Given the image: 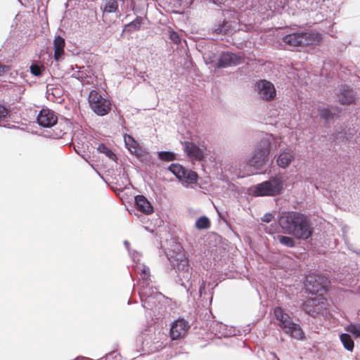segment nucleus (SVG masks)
I'll return each mask as SVG.
<instances>
[{
  "mask_svg": "<svg viewBox=\"0 0 360 360\" xmlns=\"http://www.w3.org/2000/svg\"><path fill=\"white\" fill-rule=\"evenodd\" d=\"M321 39V34L316 30H311L309 32H293L286 34L283 37V41L289 49H295L318 44Z\"/></svg>",
  "mask_w": 360,
  "mask_h": 360,
  "instance_id": "7ed1b4c3",
  "label": "nucleus"
},
{
  "mask_svg": "<svg viewBox=\"0 0 360 360\" xmlns=\"http://www.w3.org/2000/svg\"><path fill=\"white\" fill-rule=\"evenodd\" d=\"M278 224L284 233L292 235L298 239H308L313 233V228L307 216L298 212H282Z\"/></svg>",
  "mask_w": 360,
  "mask_h": 360,
  "instance_id": "f257e3e1",
  "label": "nucleus"
},
{
  "mask_svg": "<svg viewBox=\"0 0 360 360\" xmlns=\"http://www.w3.org/2000/svg\"><path fill=\"white\" fill-rule=\"evenodd\" d=\"M8 67L6 65H0V76L8 70Z\"/></svg>",
  "mask_w": 360,
  "mask_h": 360,
  "instance_id": "58836bf2",
  "label": "nucleus"
},
{
  "mask_svg": "<svg viewBox=\"0 0 360 360\" xmlns=\"http://www.w3.org/2000/svg\"><path fill=\"white\" fill-rule=\"evenodd\" d=\"M185 168L179 164H172L169 167V170L173 173L179 179H182L185 175Z\"/></svg>",
  "mask_w": 360,
  "mask_h": 360,
  "instance_id": "393cba45",
  "label": "nucleus"
},
{
  "mask_svg": "<svg viewBox=\"0 0 360 360\" xmlns=\"http://www.w3.org/2000/svg\"><path fill=\"white\" fill-rule=\"evenodd\" d=\"M274 314L276 319L279 321V323L283 322V320H287L290 316L288 314L285 313L280 307H277L274 309Z\"/></svg>",
  "mask_w": 360,
  "mask_h": 360,
  "instance_id": "bb28decb",
  "label": "nucleus"
},
{
  "mask_svg": "<svg viewBox=\"0 0 360 360\" xmlns=\"http://www.w3.org/2000/svg\"><path fill=\"white\" fill-rule=\"evenodd\" d=\"M38 124L43 127H51L56 124L58 117L49 109H42L37 118Z\"/></svg>",
  "mask_w": 360,
  "mask_h": 360,
  "instance_id": "9b49d317",
  "label": "nucleus"
},
{
  "mask_svg": "<svg viewBox=\"0 0 360 360\" xmlns=\"http://www.w3.org/2000/svg\"><path fill=\"white\" fill-rule=\"evenodd\" d=\"M53 129L54 135L57 139H62L70 130V122L68 120H62L55 124Z\"/></svg>",
  "mask_w": 360,
  "mask_h": 360,
  "instance_id": "6ab92c4d",
  "label": "nucleus"
},
{
  "mask_svg": "<svg viewBox=\"0 0 360 360\" xmlns=\"http://www.w3.org/2000/svg\"><path fill=\"white\" fill-rule=\"evenodd\" d=\"M65 44V39L62 37L58 36L55 38L53 41V47L54 58L56 60H58L60 58V57L64 54Z\"/></svg>",
  "mask_w": 360,
  "mask_h": 360,
  "instance_id": "aec40b11",
  "label": "nucleus"
},
{
  "mask_svg": "<svg viewBox=\"0 0 360 360\" xmlns=\"http://www.w3.org/2000/svg\"><path fill=\"white\" fill-rule=\"evenodd\" d=\"M135 203L139 211L150 214L153 212V207L146 197L139 195L135 197Z\"/></svg>",
  "mask_w": 360,
  "mask_h": 360,
  "instance_id": "f3484780",
  "label": "nucleus"
},
{
  "mask_svg": "<svg viewBox=\"0 0 360 360\" xmlns=\"http://www.w3.org/2000/svg\"><path fill=\"white\" fill-rule=\"evenodd\" d=\"M142 24L143 18L141 17H137L134 20L124 26V31L129 33L138 31L141 29Z\"/></svg>",
  "mask_w": 360,
  "mask_h": 360,
  "instance_id": "4be33fe9",
  "label": "nucleus"
},
{
  "mask_svg": "<svg viewBox=\"0 0 360 360\" xmlns=\"http://www.w3.org/2000/svg\"><path fill=\"white\" fill-rule=\"evenodd\" d=\"M280 327L284 330V332L291 337L301 340L304 338V333L300 326V325L295 323L291 318L287 320H283V322L279 323Z\"/></svg>",
  "mask_w": 360,
  "mask_h": 360,
  "instance_id": "9d476101",
  "label": "nucleus"
},
{
  "mask_svg": "<svg viewBox=\"0 0 360 360\" xmlns=\"http://www.w3.org/2000/svg\"><path fill=\"white\" fill-rule=\"evenodd\" d=\"M295 159V153L290 149H285L276 159L277 165L283 169L287 168Z\"/></svg>",
  "mask_w": 360,
  "mask_h": 360,
  "instance_id": "4468645a",
  "label": "nucleus"
},
{
  "mask_svg": "<svg viewBox=\"0 0 360 360\" xmlns=\"http://www.w3.org/2000/svg\"><path fill=\"white\" fill-rule=\"evenodd\" d=\"M338 95L339 102L342 105H349L354 102L355 96L352 89L348 86H343Z\"/></svg>",
  "mask_w": 360,
  "mask_h": 360,
  "instance_id": "a211bd4d",
  "label": "nucleus"
},
{
  "mask_svg": "<svg viewBox=\"0 0 360 360\" xmlns=\"http://www.w3.org/2000/svg\"><path fill=\"white\" fill-rule=\"evenodd\" d=\"M184 150L192 160L200 161L204 158L203 150L193 142L186 141L184 143Z\"/></svg>",
  "mask_w": 360,
  "mask_h": 360,
  "instance_id": "ddd939ff",
  "label": "nucleus"
},
{
  "mask_svg": "<svg viewBox=\"0 0 360 360\" xmlns=\"http://www.w3.org/2000/svg\"><path fill=\"white\" fill-rule=\"evenodd\" d=\"M271 142L268 139H264L259 143L254 156L249 160L248 165L259 169L266 165L269 160Z\"/></svg>",
  "mask_w": 360,
  "mask_h": 360,
  "instance_id": "20e7f679",
  "label": "nucleus"
},
{
  "mask_svg": "<svg viewBox=\"0 0 360 360\" xmlns=\"http://www.w3.org/2000/svg\"><path fill=\"white\" fill-rule=\"evenodd\" d=\"M74 360H92V359L90 358H88V357H85V356H78L76 359H75Z\"/></svg>",
  "mask_w": 360,
  "mask_h": 360,
  "instance_id": "a19ab883",
  "label": "nucleus"
},
{
  "mask_svg": "<svg viewBox=\"0 0 360 360\" xmlns=\"http://www.w3.org/2000/svg\"><path fill=\"white\" fill-rule=\"evenodd\" d=\"M269 184L265 181L255 186L254 194L256 196H274L271 190L269 188Z\"/></svg>",
  "mask_w": 360,
  "mask_h": 360,
  "instance_id": "412c9836",
  "label": "nucleus"
},
{
  "mask_svg": "<svg viewBox=\"0 0 360 360\" xmlns=\"http://www.w3.org/2000/svg\"><path fill=\"white\" fill-rule=\"evenodd\" d=\"M243 62V58L240 55L233 53H223L218 61L219 68H226L239 65Z\"/></svg>",
  "mask_w": 360,
  "mask_h": 360,
  "instance_id": "f8f14e48",
  "label": "nucleus"
},
{
  "mask_svg": "<svg viewBox=\"0 0 360 360\" xmlns=\"http://www.w3.org/2000/svg\"><path fill=\"white\" fill-rule=\"evenodd\" d=\"M326 309L323 299L319 297L308 299L303 303V310L308 314L315 316Z\"/></svg>",
  "mask_w": 360,
  "mask_h": 360,
  "instance_id": "6e6552de",
  "label": "nucleus"
},
{
  "mask_svg": "<svg viewBox=\"0 0 360 360\" xmlns=\"http://www.w3.org/2000/svg\"><path fill=\"white\" fill-rule=\"evenodd\" d=\"M195 226L198 229H208L210 226V221L207 217H200L197 219Z\"/></svg>",
  "mask_w": 360,
  "mask_h": 360,
  "instance_id": "cd10ccee",
  "label": "nucleus"
},
{
  "mask_svg": "<svg viewBox=\"0 0 360 360\" xmlns=\"http://www.w3.org/2000/svg\"><path fill=\"white\" fill-rule=\"evenodd\" d=\"M8 112V109H7L4 105L0 104V120L6 118Z\"/></svg>",
  "mask_w": 360,
  "mask_h": 360,
  "instance_id": "c9c22d12",
  "label": "nucleus"
},
{
  "mask_svg": "<svg viewBox=\"0 0 360 360\" xmlns=\"http://www.w3.org/2000/svg\"><path fill=\"white\" fill-rule=\"evenodd\" d=\"M118 8L117 1H108L104 8L105 13L115 12Z\"/></svg>",
  "mask_w": 360,
  "mask_h": 360,
  "instance_id": "473e14b6",
  "label": "nucleus"
},
{
  "mask_svg": "<svg viewBox=\"0 0 360 360\" xmlns=\"http://www.w3.org/2000/svg\"><path fill=\"white\" fill-rule=\"evenodd\" d=\"M340 340L344 347L348 351H352L354 347V343L351 336L347 333H342L340 336Z\"/></svg>",
  "mask_w": 360,
  "mask_h": 360,
  "instance_id": "b1692460",
  "label": "nucleus"
},
{
  "mask_svg": "<svg viewBox=\"0 0 360 360\" xmlns=\"http://www.w3.org/2000/svg\"><path fill=\"white\" fill-rule=\"evenodd\" d=\"M124 143L127 149L131 153L135 155L138 158L141 157L144 153L142 148L137 141L131 135L125 134L124 136Z\"/></svg>",
  "mask_w": 360,
  "mask_h": 360,
  "instance_id": "dca6fc26",
  "label": "nucleus"
},
{
  "mask_svg": "<svg viewBox=\"0 0 360 360\" xmlns=\"http://www.w3.org/2000/svg\"><path fill=\"white\" fill-rule=\"evenodd\" d=\"M166 255L168 260L176 269L181 285L185 286V282H188L191 279L193 269L184 248L180 243L172 242L167 249Z\"/></svg>",
  "mask_w": 360,
  "mask_h": 360,
  "instance_id": "f03ea898",
  "label": "nucleus"
},
{
  "mask_svg": "<svg viewBox=\"0 0 360 360\" xmlns=\"http://www.w3.org/2000/svg\"><path fill=\"white\" fill-rule=\"evenodd\" d=\"M273 219L274 215L272 214L266 213L262 217V221L264 222L269 223L270 221H272Z\"/></svg>",
  "mask_w": 360,
  "mask_h": 360,
  "instance_id": "4c0bfd02",
  "label": "nucleus"
},
{
  "mask_svg": "<svg viewBox=\"0 0 360 360\" xmlns=\"http://www.w3.org/2000/svg\"><path fill=\"white\" fill-rule=\"evenodd\" d=\"M205 281H202L201 284H200V288H199L200 294H202V292L205 290Z\"/></svg>",
  "mask_w": 360,
  "mask_h": 360,
  "instance_id": "ea45409f",
  "label": "nucleus"
},
{
  "mask_svg": "<svg viewBox=\"0 0 360 360\" xmlns=\"http://www.w3.org/2000/svg\"><path fill=\"white\" fill-rule=\"evenodd\" d=\"M190 326L184 319L176 320L171 326L169 335L172 340H179L184 338Z\"/></svg>",
  "mask_w": 360,
  "mask_h": 360,
  "instance_id": "1a4fd4ad",
  "label": "nucleus"
},
{
  "mask_svg": "<svg viewBox=\"0 0 360 360\" xmlns=\"http://www.w3.org/2000/svg\"><path fill=\"white\" fill-rule=\"evenodd\" d=\"M278 239L282 245L287 246L288 248H292L295 245V241L291 237L285 236H279L278 237Z\"/></svg>",
  "mask_w": 360,
  "mask_h": 360,
  "instance_id": "c85d7f7f",
  "label": "nucleus"
},
{
  "mask_svg": "<svg viewBox=\"0 0 360 360\" xmlns=\"http://www.w3.org/2000/svg\"><path fill=\"white\" fill-rule=\"evenodd\" d=\"M179 180H181L183 184L187 185L195 184L198 180V174L195 172L185 169V175Z\"/></svg>",
  "mask_w": 360,
  "mask_h": 360,
  "instance_id": "5701e85b",
  "label": "nucleus"
},
{
  "mask_svg": "<svg viewBox=\"0 0 360 360\" xmlns=\"http://www.w3.org/2000/svg\"><path fill=\"white\" fill-rule=\"evenodd\" d=\"M326 279L318 274H309L306 277L305 286L312 294H317L324 290Z\"/></svg>",
  "mask_w": 360,
  "mask_h": 360,
  "instance_id": "423d86ee",
  "label": "nucleus"
},
{
  "mask_svg": "<svg viewBox=\"0 0 360 360\" xmlns=\"http://www.w3.org/2000/svg\"><path fill=\"white\" fill-rule=\"evenodd\" d=\"M41 67L37 65L32 64L30 66V72L34 76H40L41 75Z\"/></svg>",
  "mask_w": 360,
  "mask_h": 360,
  "instance_id": "72a5a7b5",
  "label": "nucleus"
},
{
  "mask_svg": "<svg viewBox=\"0 0 360 360\" xmlns=\"http://www.w3.org/2000/svg\"><path fill=\"white\" fill-rule=\"evenodd\" d=\"M256 90L259 96L264 101H270L275 98L276 95L274 85L265 79L259 80L256 84Z\"/></svg>",
  "mask_w": 360,
  "mask_h": 360,
  "instance_id": "0eeeda50",
  "label": "nucleus"
},
{
  "mask_svg": "<svg viewBox=\"0 0 360 360\" xmlns=\"http://www.w3.org/2000/svg\"><path fill=\"white\" fill-rule=\"evenodd\" d=\"M170 39L175 44L181 43V39L177 32L172 31L170 33Z\"/></svg>",
  "mask_w": 360,
  "mask_h": 360,
  "instance_id": "e433bc0d",
  "label": "nucleus"
},
{
  "mask_svg": "<svg viewBox=\"0 0 360 360\" xmlns=\"http://www.w3.org/2000/svg\"><path fill=\"white\" fill-rule=\"evenodd\" d=\"M319 115L326 120H329L333 117V113L328 108H319Z\"/></svg>",
  "mask_w": 360,
  "mask_h": 360,
  "instance_id": "2f4dec72",
  "label": "nucleus"
},
{
  "mask_svg": "<svg viewBox=\"0 0 360 360\" xmlns=\"http://www.w3.org/2000/svg\"><path fill=\"white\" fill-rule=\"evenodd\" d=\"M278 360H280L279 359H278Z\"/></svg>",
  "mask_w": 360,
  "mask_h": 360,
  "instance_id": "79ce46f5",
  "label": "nucleus"
},
{
  "mask_svg": "<svg viewBox=\"0 0 360 360\" xmlns=\"http://www.w3.org/2000/svg\"><path fill=\"white\" fill-rule=\"evenodd\" d=\"M158 157L163 161L170 162L175 160V155L169 151H162L158 153Z\"/></svg>",
  "mask_w": 360,
  "mask_h": 360,
  "instance_id": "7c9ffc66",
  "label": "nucleus"
},
{
  "mask_svg": "<svg viewBox=\"0 0 360 360\" xmlns=\"http://www.w3.org/2000/svg\"><path fill=\"white\" fill-rule=\"evenodd\" d=\"M267 184H269V188L271 190V193L274 196L279 195L283 190L284 181L282 175H276L271 176L269 180L266 181Z\"/></svg>",
  "mask_w": 360,
  "mask_h": 360,
  "instance_id": "2eb2a0df",
  "label": "nucleus"
},
{
  "mask_svg": "<svg viewBox=\"0 0 360 360\" xmlns=\"http://www.w3.org/2000/svg\"><path fill=\"white\" fill-rule=\"evenodd\" d=\"M345 330L352 333L355 338H360V323L349 324L345 328Z\"/></svg>",
  "mask_w": 360,
  "mask_h": 360,
  "instance_id": "c756f323",
  "label": "nucleus"
},
{
  "mask_svg": "<svg viewBox=\"0 0 360 360\" xmlns=\"http://www.w3.org/2000/svg\"><path fill=\"white\" fill-rule=\"evenodd\" d=\"M89 103L92 110L100 116L107 115L111 109V103L108 99L103 97L101 94L92 90L89 95Z\"/></svg>",
  "mask_w": 360,
  "mask_h": 360,
  "instance_id": "39448f33",
  "label": "nucleus"
},
{
  "mask_svg": "<svg viewBox=\"0 0 360 360\" xmlns=\"http://www.w3.org/2000/svg\"><path fill=\"white\" fill-rule=\"evenodd\" d=\"M141 278L145 281L146 283L149 280L150 277V271L148 268L144 267L141 274Z\"/></svg>",
  "mask_w": 360,
  "mask_h": 360,
  "instance_id": "f704fd0d",
  "label": "nucleus"
},
{
  "mask_svg": "<svg viewBox=\"0 0 360 360\" xmlns=\"http://www.w3.org/2000/svg\"><path fill=\"white\" fill-rule=\"evenodd\" d=\"M97 150L101 153L105 154L110 160H115L117 159L116 155L103 143L98 145Z\"/></svg>",
  "mask_w": 360,
  "mask_h": 360,
  "instance_id": "a878e982",
  "label": "nucleus"
}]
</instances>
